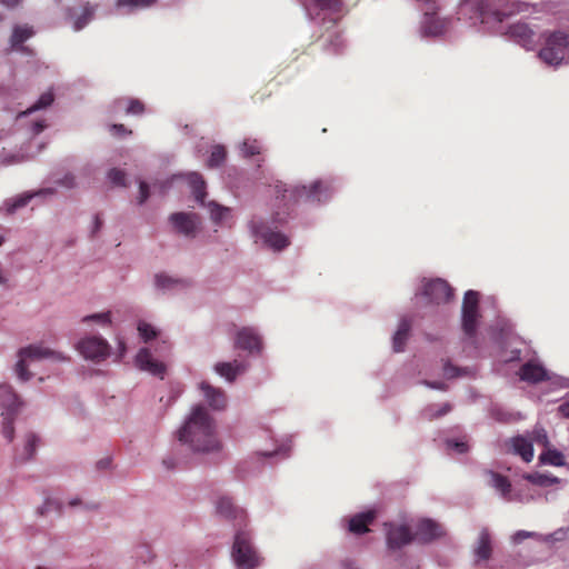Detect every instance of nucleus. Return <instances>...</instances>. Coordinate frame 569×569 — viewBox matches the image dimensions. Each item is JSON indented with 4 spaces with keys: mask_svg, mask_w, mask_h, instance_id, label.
Masks as SVG:
<instances>
[{
    "mask_svg": "<svg viewBox=\"0 0 569 569\" xmlns=\"http://www.w3.org/2000/svg\"><path fill=\"white\" fill-rule=\"evenodd\" d=\"M109 132L113 136V137H124V136H130L132 134V130L128 129L124 124L122 123H113V124H110L109 126Z\"/></svg>",
    "mask_w": 569,
    "mask_h": 569,
    "instance_id": "49530a36",
    "label": "nucleus"
},
{
    "mask_svg": "<svg viewBox=\"0 0 569 569\" xmlns=\"http://www.w3.org/2000/svg\"><path fill=\"white\" fill-rule=\"evenodd\" d=\"M83 322L94 321L101 326H108L111 323L110 312L93 313L86 316L82 319Z\"/></svg>",
    "mask_w": 569,
    "mask_h": 569,
    "instance_id": "c03bdc74",
    "label": "nucleus"
},
{
    "mask_svg": "<svg viewBox=\"0 0 569 569\" xmlns=\"http://www.w3.org/2000/svg\"><path fill=\"white\" fill-rule=\"evenodd\" d=\"M141 551L146 552V553H150V550H149V547L148 546H142L141 548Z\"/></svg>",
    "mask_w": 569,
    "mask_h": 569,
    "instance_id": "338daca9",
    "label": "nucleus"
},
{
    "mask_svg": "<svg viewBox=\"0 0 569 569\" xmlns=\"http://www.w3.org/2000/svg\"><path fill=\"white\" fill-rule=\"evenodd\" d=\"M518 11V7L506 0H462L460 3V14H469L472 23H501Z\"/></svg>",
    "mask_w": 569,
    "mask_h": 569,
    "instance_id": "7ed1b4c3",
    "label": "nucleus"
},
{
    "mask_svg": "<svg viewBox=\"0 0 569 569\" xmlns=\"http://www.w3.org/2000/svg\"><path fill=\"white\" fill-rule=\"evenodd\" d=\"M149 198V186L144 181L139 182V203L142 204Z\"/></svg>",
    "mask_w": 569,
    "mask_h": 569,
    "instance_id": "3c124183",
    "label": "nucleus"
},
{
    "mask_svg": "<svg viewBox=\"0 0 569 569\" xmlns=\"http://www.w3.org/2000/svg\"><path fill=\"white\" fill-rule=\"evenodd\" d=\"M375 519L376 512L372 510L355 515L349 520V531L356 535L366 533L369 531V525H371Z\"/></svg>",
    "mask_w": 569,
    "mask_h": 569,
    "instance_id": "a878e982",
    "label": "nucleus"
},
{
    "mask_svg": "<svg viewBox=\"0 0 569 569\" xmlns=\"http://www.w3.org/2000/svg\"><path fill=\"white\" fill-rule=\"evenodd\" d=\"M450 22L449 19L439 18L435 11H426L421 24V33L423 37L440 36L448 30Z\"/></svg>",
    "mask_w": 569,
    "mask_h": 569,
    "instance_id": "dca6fc26",
    "label": "nucleus"
},
{
    "mask_svg": "<svg viewBox=\"0 0 569 569\" xmlns=\"http://www.w3.org/2000/svg\"><path fill=\"white\" fill-rule=\"evenodd\" d=\"M227 157V151L222 146H216L211 150L210 157L208 159V167L216 168L221 166Z\"/></svg>",
    "mask_w": 569,
    "mask_h": 569,
    "instance_id": "4c0bfd02",
    "label": "nucleus"
},
{
    "mask_svg": "<svg viewBox=\"0 0 569 569\" xmlns=\"http://www.w3.org/2000/svg\"><path fill=\"white\" fill-rule=\"evenodd\" d=\"M44 128H46V124H44V122H43V121H36V122L33 123V128H32V130H33V132H34L36 134H38V133H40Z\"/></svg>",
    "mask_w": 569,
    "mask_h": 569,
    "instance_id": "bf43d9fd",
    "label": "nucleus"
},
{
    "mask_svg": "<svg viewBox=\"0 0 569 569\" xmlns=\"http://www.w3.org/2000/svg\"><path fill=\"white\" fill-rule=\"evenodd\" d=\"M138 557H139L140 559H142V561H143V562H147V560L150 558V557H148V558H147V557H144L142 553H138Z\"/></svg>",
    "mask_w": 569,
    "mask_h": 569,
    "instance_id": "774afa93",
    "label": "nucleus"
},
{
    "mask_svg": "<svg viewBox=\"0 0 569 569\" xmlns=\"http://www.w3.org/2000/svg\"><path fill=\"white\" fill-rule=\"evenodd\" d=\"M328 46L326 49L335 54L342 53L345 49V40L342 39L341 34L336 32L335 34L330 36L327 40Z\"/></svg>",
    "mask_w": 569,
    "mask_h": 569,
    "instance_id": "ea45409f",
    "label": "nucleus"
},
{
    "mask_svg": "<svg viewBox=\"0 0 569 569\" xmlns=\"http://www.w3.org/2000/svg\"><path fill=\"white\" fill-rule=\"evenodd\" d=\"M247 368L248 365L246 362L238 360L231 362H218L214 365V371L229 382H233L239 375L246 372Z\"/></svg>",
    "mask_w": 569,
    "mask_h": 569,
    "instance_id": "5701e85b",
    "label": "nucleus"
},
{
    "mask_svg": "<svg viewBox=\"0 0 569 569\" xmlns=\"http://www.w3.org/2000/svg\"><path fill=\"white\" fill-rule=\"evenodd\" d=\"M217 513L226 519H234L242 521L244 519L243 509L236 506L231 498L222 496L216 503Z\"/></svg>",
    "mask_w": 569,
    "mask_h": 569,
    "instance_id": "b1692460",
    "label": "nucleus"
},
{
    "mask_svg": "<svg viewBox=\"0 0 569 569\" xmlns=\"http://www.w3.org/2000/svg\"><path fill=\"white\" fill-rule=\"evenodd\" d=\"M232 558L239 569H254L260 563V557L251 543L250 536L238 531L232 547Z\"/></svg>",
    "mask_w": 569,
    "mask_h": 569,
    "instance_id": "6e6552de",
    "label": "nucleus"
},
{
    "mask_svg": "<svg viewBox=\"0 0 569 569\" xmlns=\"http://www.w3.org/2000/svg\"><path fill=\"white\" fill-rule=\"evenodd\" d=\"M18 356L19 360L16 365V372L21 381H28L32 376L27 368V360H40L43 358H50L57 361H66L68 359L61 352L51 350L41 345H30L28 347H24L20 349Z\"/></svg>",
    "mask_w": 569,
    "mask_h": 569,
    "instance_id": "39448f33",
    "label": "nucleus"
},
{
    "mask_svg": "<svg viewBox=\"0 0 569 569\" xmlns=\"http://www.w3.org/2000/svg\"><path fill=\"white\" fill-rule=\"evenodd\" d=\"M282 450H283V448L281 447V448H278V449L272 450V451H264V452H262V456L263 457H273V456L282 453Z\"/></svg>",
    "mask_w": 569,
    "mask_h": 569,
    "instance_id": "680f3d73",
    "label": "nucleus"
},
{
    "mask_svg": "<svg viewBox=\"0 0 569 569\" xmlns=\"http://www.w3.org/2000/svg\"><path fill=\"white\" fill-rule=\"evenodd\" d=\"M240 151L243 157H253L260 154L262 151V146L257 139H246L240 146Z\"/></svg>",
    "mask_w": 569,
    "mask_h": 569,
    "instance_id": "f704fd0d",
    "label": "nucleus"
},
{
    "mask_svg": "<svg viewBox=\"0 0 569 569\" xmlns=\"http://www.w3.org/2000/svg\"><path fill=\"white\" fill-rule=\"evenodd\" d=\"M54 100V96L52 91H47L40 96L36 103H33L30 108H28L23 114H30L34 111L44 109L52 104Z\"/></svg>",
    "mask_w": 569,
    "mask_h": 569,
    "instance_id": "e433bc0d",
    "label": "nucleus"
},
{
    "mask_svg": "<svg viewBox=\"0 0 569 569\" xmlns=\"http://www.w3.org/2000/svg\"><path fill=\"white\" fill-rule=\"evenodd\" d=\"M509 36L526 49H531L536 43L535 31L525 22H517L509 27Z\"/></svg>",
    "mask_w": 569,
    "mask_h": 569,
    "instance_id": "a211bd4d",
    "label": "nucleus"
},
{
    "mask_svg": "<svg viewBox=\"0 0 569 569\" xmlns=\"http://www.w3.org/2000/svg\"><path fill=\"white\" fill-rule=\"evenodd\" d=\"M535 533L533 532H530V531H525V530H519L517 531L515 535H513V541L516 543H519L521 541H523L525 539L527 538H530V537H533Z\"/></svg>",
    "mask_w": 569,
    "mask_h": 569,
    "instance_id": "864d4df0",
    "label": "nucleus"
},
{
    "mask_svg": "<svg viewBox=\"0 0 569 569\" xmlns=\"http://www.w3.org/2000/svg\"><path fill=\"white\" fill-rule=\"evenodd\" d=\"M34 30L29 24H17L13 27L12 34L10 37V44L11 48L21 51V52H29V49L23 46V42H26L28 39L33 37Z\"/></svg>",
    "mask_w": 569,
    "mask_h": 569,
    "instance_id": "393cba45",
    "label": "nucleus"
},
{
    "mask_svg": "<svg viewBox=\"0 0 569 569\" xmlns=\"http://www.w3.org/2000/svg\"><path fill=\"white\" fill-rule=\"evenodd\" d=\"M110 109L112 113H119L123 110L128 116H141L146 111V106L139 99L120 97L112 102Z\"/></svg>",
    "mask_w": 569,
    "mask_h": 569,
    "instance_id": "6ab92c4d",
    "label": "nucleus"
},
{
    "mask_svg": "<svg viewBox=\"0 0 569 569\" xmlns=\"http://www.w3.org/2000/svg\"><path fill=\"white\" fill-rule=\"evenodd\" d=\"M411 322L403 318L400 320L397 331L392 338V348L396 352L403 350L406 342L410 336Z\"/></svg>",
    "mask_w": 569,
    "mask_h": 569,
    "instance_id": "c85d7f7f",
    "label": "nucleus"
},
{
    "mask_svg": "<svg viewBox=\"0 0 569 569\" xmlns=\"http://www.w3.org/2000/svg\"><path fill=\"white\" fill-rule=\"evenodd\" d=\"M93 16V8L86 6L83 8L82 14L77 18L74 21V30H81L92 18Z\"/></svg>",
    "mask_w": 569,
    "mask_h": 569,
    "instance_id": "79ce46f5",
    "label": "nucleus"
},
{
    "mask_svg": "<svg viewBox=\"0 0 569 569\" xmlns=\"http://www.w3.org/2000/svg\"><path fill=\"white\" fill-rule=\"evenodd\" d=\"M79 352L92 361H102L109 355V345L99 337H89L79 341L77 346Z\"/></svg>",
    "mask_w": 569,
    "mask_h": 569,
    "instance_id": "9b49d317",
    "label": "nucleus"
},
{
    "mask_svg": "<svg viewBox=\"0 0 569 569\" xmlns=\"http://www.w3.org/2000/svg\"><path fill=\"white\" fill-rule=\"evenodd\" d=\"M108 463H109V461H99L98 466L101 467V468H104V467L108 466Z\"/></svg>",
    "mask_w": 569,
    "mask_h": 569,
    "instance_id": "69168bd1",
    "label": "nucleus"
},
{
    "mask_svg": "<svg viewBox=\"0 0 569 569\" xmlns=\"http://www.w3.org/2000/svg\"><path fill=\"white\" fill-rule=\"evenodd\" d=\"M443 535L442 527L431 519H423L419 521L417 526V530L415 532V538L419 542H430L433 539H437Z\"/></svg>",
    "mask_w": 569,
    "mask_h": 569,
    "instance_id": "aec40b11",
    "label": "nucleus"
},
{
    "mask_svg": "<svg viewBox=\"0 0 569 569\" xmlns=\"http://www.w3.org/2000/svg\"><path fill=\"white\" fill-rule=\"evenodd\" d=\"M459 368L452 366L450 362H446L443 365V375L445 377L447 378H455V377H458L460 375L459 372Z\"/></svg>",
    "mask_w": 569,
    "mask_h": 569,
    "instance_id": "8fccbe9b",
    "label": "nucleus"
},
{
    "mask_svg": "<svg viewBox=\"0 0 569 569\" xmlns=\"http://www.w3.org/2000/svg\"><path fill=\"white\" fill-rule=\"evenodd\" d=\"M475 555L478 560H489L492 555L491 536L487 528L479 533Z\"/></svg>",
    "mask_w": 569,
    "mask_h": 569,
    "instance_id": "cd10ccee",
    "label": "nucleus"
},
{
    "mask_svg": "<svg viewBox=\"0 0 569 569\" xmlns=\"http://www.w3.org/2000/svg\"><path fill=\"white\" fill-rule=\"evenodd\" d=\"M452 295V288L442 279L429 280L423 286V296L437 305L449 301Z\"/></svg>",
    "mask_w": 569,
    "mask_h": 569,
    "instance_id": "ddd939ff",
    "label": "nucleus"
},
{
    "mask_svg": "<svg viewBox=\"0 0 569 569\" xmlns=\"http://www.w3.org/2000/svg\"><path fill=\"white\" fill-rule=\"evenodd\" d=\"M199 387L213 410H223L227 407V396L221 388L213 387L207 381H202Z\"/></svg>",
    "mask_w": 569,
    "mask_h": 569,
    "instance_id": "412c9836",
    "label": "nucleus"
},
{
    "mask_svg": "<svg viewBox=\"0 0 569 569\" xmlns=\"http://www.w3.org/2000/svg\"><path fill=\"white\" fill-rule=\"evenodd\" d=\"M63 184L68 188H71L74 186L73 183V177H66L64 178V181H63Z\"/></svg>",
    "mask_w": 569,
    "mask_h": 569,
    "instance_id": "e2e57ef3",
    "label": "nucleus"
},
{
    "mask_svg": "<svg viewBox=\"0 0 569 569\" xmlns=\"http://www.w3.org/2000/svg\"><path fill=\"white\" fill-rule=\"evenodd\" d=\"M31 199V196H27V197H21L19 199H17L9 208H8V211L9 212H14L16 209L18 208H21V207H24L28 201Z\"/></svg>",
    "mask_w": 569,
    "mask_h": 569,
    "instance_id": "603ef678",
    "label": "nucleus"
},
{
    "mask_svg": "<svg viewBox=\"0 0 569 569\" xmlns=\"http://www.w3.org/2000/svg\"><path fill=\"white\" fill-rule=\"evenodd\" d=\"M188 183L192 189V193L197 201H199L202 206L204 204V198L207 196L206 192V182L202 176L198 172H190L187 176Z\"/></svg>",
    "mask_w": 569,
    "mask_h": 569,
    "instance_id": "7c9ffc66",
    "label": "nucleus"
},
{
    "mask_svg": "<svg viewBox=\"0 0 569 569\" xmlns=\"http://www.w3.org/2000/svg\"><path fill=\"white\" fill-rule=\"evenodd\" d=\"M138 331H139V335L141 336V338L144 340V341H149L153 338L157 337V331L156 329L147 323V322H140L138 325Z\"/></svg>",
    "mask_w": 569,
    "mask_h": 569,
    "instance_id": "a18cd8bd",
    "label": "nucleus"
},
{
    "mask_svg": "<svg viewBox=\"0 0 569 569\" xmlns=\"http://www.w3.org/2000/svg\"><path fill=\"white\" fill-rule=\"evenodd\" d=\"M119 348H120L121 353H123L126 350V346L122 341L119 342Z\"/></svg>",
    "mask_w": 569,
    "mask_h": 569,
    "instance_id": "0e129e2a",
    "label": "nucleus"
},
{
    "mask_svg": "<svg viewBox=\"0 0 569 569\" xmlns=\"http://www.w3.org/2000/svg\"><path fill=\"white\" fill-rule=\"evenodd\" d=\"M173 229L186 237H194L199 218L196 213L176 212L169 218Z\"/></svg>",
    "mask_w": 569,
    "mask_h": 569,
    "instance_id": "4468645a",
    "label": "nucleus"
},
{
    "mask_svg": "<svg viewBox=\"0 0 569 569\" xmlns=\"http://www.w3.org/2000/svg\"><path fill=\"white\" fill-rule=\"evenodd\" d=\"M540 461L547 465L561 467L566 463L565 456L562 452L556 449H548L540 456Z\"/></svg>",
    "mask_w": 569,
    "mask_h": 569,
    "instance_id": "72a5a7b5",
    "label": "nucleus"
},
{
    "mask_svg": "<svg viewBox=\"0 0 569 569\" xmlns=\"http://www.w3.org/2000/svg\"><path fill=\"white\" fill-rule=\"evenodd\" d=\"M451 409H452V407L449 402L442 403L441 406L429 405L428 407H426L423 409L422 416L427 420L431 421L433 419H438V418L447 415L448 412L451 411Z\"/></svg>",
    "mask_w": 569,
    "mask_h": 569,
    "instance_id": "2f4dec72",
    "label": "nucleus"
},
{
    "mask_svg": "<svg viewBox=\"0 0 569 569\" xmlns=\"http://www.w3.org/2000/svg\"><path fill=\"white\" fill-rule=\"evenodd\" d=\"M276 200L279 206L282 204V210H277L272 213V223L281 224L289 216L290 207L299 200L310 202H321L328 200L332 192L333 187L331 182L325 180H316L309 186H295L288 187L286 183L277 182L274 184Z\"/></svg>",
    "mask_w": 569,
    "mask_h": 569,
    "instance_id": "f03ea898",
    "label": "nucleus"
},
{
    "mask_svg": "<svg viewBox=\"0 0 569 569\" xmlns=\"http://www.w3.org/2000/svg\"><path fill=\"white\" fill-rule=\"evenodd\" d=\"M156 0H117V7H128L130 10L146 8L154 3Z\"/></svg>",
    "mask_w": 569,
    "mask_h": 569,
    "instance_id": "a19ab883",
    "label": "nucleus"
},
{
    "mask_svg": "<svg viewBox=\"0 0 569 569\" xmlns=\"http://www.w3.org/2000/svg\"><path fill=\"white\" fill-rule=\"evenodd\" d=\"M38 442V436H36L34 433L27 435L23 452L20 456V459L22 461H28L34 456Z\"/></svg>",
    "mask_w": 569,
    "mask_h": 569,
    "instance_id": "c9c22d12",
    "label": "nucleus"
},
{
    "mask_svg": "<svg viewBox=\"0 0 569 569\" xmlns=\"http://www.w3.org/2000/svg\"><path fill=\"white\" fill-rule=\"evenodd\" d=\"M21 405L22 402L11 386L7 383L0 385V407L3 408L1 412L3 418L2 433L8 441L13 439V420Z\"/></svg>",
    "mask_w": 569,
    "mask_h": 569,
    "instance_id": "0eeeda50",
    "label": "nucleus"
},
{
    "mask_svg": "<svg viewBox=\"0 0 569 569\" xmlns=\"http://www.w3.org/2000/svg\"><path fill=\"white\" fill-rule=\"evenodd\" d=\"M22 0H0V3L8 8H16Z\"/></svg>",
    "mask_w": 569,
    "mask_h": 569,
    "instance_id": "13d9d810",
    "label": "nucleus"
},
{
    "mask_svg": "<svg viewBox=\"0 0 569 569\" xmlns=\"http://www.w3.org/2000/svg\"><path fill=\"white\" fill-rule=\"evenodd\" d=\"M207 208L209 209L210 217L213 220L214 223H223V221L229 217L230 209L227 207H222L214 201H210L207 204Z\"/></svg>",
    "mask_w": 569,
    "mask_h": 569,
    "instance_id": "473e14b6",
    "label": "nucleus"
},
{
    "mask_svg": "<svg viewBox=\"0 0 569 569\" xmlns=\"http://www.w3.org/2000/svg\"><path fill=\"white\" fill-rule=\"evenodd\" d=\"M102 219L100 217V214H96L94 216V221H93V229H92V236L96 234L102 227Z\"/></svg>",
    "mask_w": 569,
    "mask_h": 569,
    "instance_id": "5fc2aeb1",
    "label": "nucleus"
},
{
    "mask_svg": "<svg viewBox=\"0 0 569 569\" xmlns=\"http://www.w3.org/2000/svg\"><path fill=\"white\" fill-rule=\"evenodd\" d=\"M539 58L549 66H559L569 58V33L555 31L546 38L545 47L539 51Z\"/></svg>",
    "mask_w": 569,
    "mask_h": 569,
    "instance_id": "20e7f679",
    "label": "nucleus"
},
{
    "mask_svg": "<svg viewBox=\"0 0 569 569\" xmlns=\"http://www.w3.org/2000/svg\"><path fill=\"white\" fill-rule=\"evenodd\" d=\"M520 379L531 383H538L549 379L547 370L542 365L528 361L519 370Z\"/></svg>",
    "mask_w": 569,
    "mask_h": 569,
    "instance_id": "4be33fe9",
    "label": "nucleus"
},
{
    "mask_svg": "<svg viewBox=\"0 0 569 569\" xmlns=\"http://www.w3.org/2000/svg\"><path fill=\"white\" fill-rule=\"evenodd\" d=\"M178 439L196 452H213L221 448L214 420L201 405L191 409L189 417L178 431Z\"/></svg>",
    "mask_w": 569,
    "mask_h": 569,
    "instance_id": "f257e3e1",
    "label": "nucleus"
},
{
    "mask_svg": "<svg viewBox=\"0 0 569 569\" xmlns=\"http://www.w3.org/2000/svg\"><path fill=\"white\" fill-rule=\"evenodd\" d=\"M156 284L161 289H170L177 286H186L187 282L181 279H174L167 274L160 273L156 276Z\"/></svg>",
    "mask_w": 569,
    "mask_h": 569,
    "instance_id": "58836bf2",
    "label": "nucleus"
},
{
    "mask_svg": "<svg viewBox=\"0 0 569 569\" xmlns=\"http://www.w3.org/2000/svg\"><path fill=\"white\" fill-rule=\"evenodd\" d=\"M136 363L139 369L148 371L161 379L166 373L164 363L153 359L151 352L147 348H143L138 352Z\"/></svg>",
    "mask_w": 569,
    "mask_h": 569,
    "instance_id": "f3484780",
    "label": "nucleus"
},
{
    "mask_svg": "<svg viewBox=\"0 0 569 569\" xmlns=\"http://www.w3.org/2000/svg\"><path fill=\"white\" fill-rule=\"evenodd\" d=\"M461 326L466 337L473 339L477 333L479 313V293L469 290L465 293L462 301Z\"/></svg>",
    "mask_w": 569,
    "mask_h": 569,
    "instance_id": "1a4fd4ad",
    "label": "nucleus"
},
{
    "mask_svg": "<svg viewBox=\"0 0 569 569\" xmlns=\"http://www.w3.org/2000/svg\"><path fill=\"white\" fill-rule=\"evenodd\" d=\"M162 463H163V466H164L167 469H169V470L174 469V468H176V466H177V462H176L174 458H172V457L164 458V459L162 460Z\"/></svg>",
    "mask_w": 569,
    "mask_h": 569,
    "instance_id": "4d7b16f0",
    "label": "nucleus"
},
{
    "mask_svg": "<svg viewBox=\"0 0 569 569\" xmlns=\"http://www.w3.org/2000/svg\"><path fill=\"white\" fill-rule=\"evenodd\" d=\"M530 440L536 441L538 445L547 446L548 445V436L543 429H535L532 432V437Z\"/></svg>",
    "mask_w": 569,
    "mask_h": 569,
    "instance_id": "de8ad7c7",
    "label": "nucleus"
},
{
    "mask_svg": "<svg viewBox=\"0 0 569 569\" xmlns=\"http://www.w3.org/2000/svg\"><path fill=\"white\" fill-rule=\"evenodd\" d=\"M234 348L259 353L262 350V339L254 328L242 327L236 332Z\"/></svg>",
    "mask_w": 569,
    "mask_h": 569,
    "instance_id": "f8f14e48",
    "label": "nucleus"
},
{
    "mask_svg": "<svg viewBox=\"0 0 569 569\" xmlns=\"http://www.w3.org/2000/svg\"><path fill=\"white\" fill-rule=\"evenodd\" d=\"M303 7L311 19L333 24L345 14L342 0H303Z\"/></svg>",
    "mask_w": 569,
    "mask_h": 569,
    "instance_id": "423d86ee",
    "label": "nucleus"
},
{
    "mask_svg": "<svg viewBox=\"0 0 569 569\" xmlns=\"http://www.w3.org/2000/svg\"><path fill=\"white\" fill-rule=\"evenodd\" d=\"M415 538L406 525H390L387 530V545L390 549H400L409 545Z\"/></svg>",
    "mask_w": 569,
    "mask_h": 569,
    "instance_id": "2eb2a0df",
    "label": "nucleus"
},
{
    "mask_svg": "<svg viewBox=\"0 0 569 569\" xmlns=\"http://www.w3.org/2000/svg\"><path fill=\"white\" fill-rule=\"evenodd\" d=\"M447 446L451 449H455L459 453H465L468 451V445L463 441L448 440Z\"/></svg>",
    "mask_w": 569,
    "mask_h": 569,
    "instance_id": "09e8293b",
    "label": "nucleus"
},
{
    "mask_svg": "<svg viewBox=\"0 0 569 569\" xmlns=\"http://www.w3.org/2000/svg\"><path fill=\"white\" fill-rule=\"evenodd\" d=\"M511 442L515 453L519 455L523 461L530 462L533 459L532 440L518 436L512 438Z\"/></svg>",
    "mask_w": 569,
    "mask_h": 569,
    "instance_id": "c756f323",
    "label": "nucleus"
},
{
    "mask_svg": "<svg viewBox=\"0 0 569 569\" xmlns=\"http://www.w3.org/2000/svg\"><path fill=\"white\" fill-rule=\"evenodd\" d=\"M558 411L562 417L569 418V401L561 403L558 407Z\"/></svg>",
    "mask_w": 569,
    "mask_h": 569,
    "instance_id": "6e6d98bb",
    "label": "nucleus"
},
{
    "mask_svg": "<svg viewBox=\"0 0 569 569\" xmlns=\"http://www.w3.org/2000/svg\"><path fill=\"white\" fill-rule=\"evenodd\" d=\"M109 180L119 187H126V172L123 170L112 168L108 172Z\"/></svg>",
    "mask_w": 569,
    "mask_h": 569,
    "instance_id": "37998d69",
    "label": "nucleus"
},
{
    "mask_svg": "<svg viewBox=\"0 0 569 569\" xmlns=\"http://www.w3.org/2000/svg\"><path fill=\"white\" fill-rule=\"evenodd\" d=\"M425 383L428 387L433 388V389H440V390H445L446 389V385L443 382H428V381H426Z\"/></svg>",
    "mask_w": 569,
    "mask_h": 569,
    "instance_id": "052dcab7",
    "label": "nucleus"
},
{
    "mask_svg": "<svg viewBox=\"0 0 569 569\" xmlns=\"http://www.w3.org/2000/svg\"><path fill=\"white\" fill-rule=\"evenodd\" d=\"M487 476L489 477V485L498 490L502 498L507 501L511 500V482L509 479L495 471H487Z\"/></svg>",
    "mask_w": 569,
    "mask_h": 569,
    "instance_id": "bb28decb",
    "label": "nucleus"
},
{
    "mask_svg": "<svg viewBox=\"0 0 569 569\" xmlns=\"http://www.w3.org/2000/svg\"><path fill=\"white\" fill-rule=\"evenodd\" d=\"M251 227L253 233L260 237L274 251H280L290 244V240L286 234L274 231L268 223L252 221Z\"/></svg>",
    "mask_w": 569,
    "mask_h": 569,
    "instance_id": "9d476101",
    "label": "nucleus"
}]
</instances>
